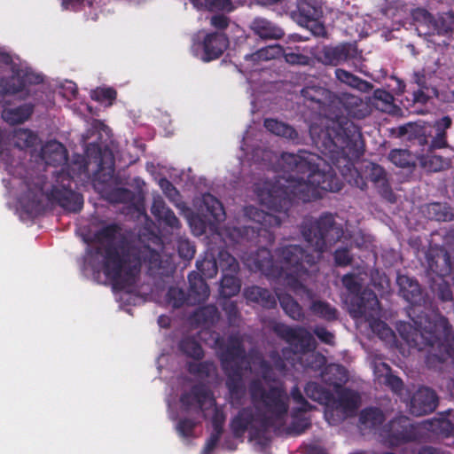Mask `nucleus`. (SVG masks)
<instances>
[{
	"instance_id": "1",
	"label": "nucleus",
	"mask_w": 454,
	"mask_h": 454,
	"mask_svg": "<svg viewBox=\"0 0 454 454\" xmlns=\"http://www.w3.org/2000/svg\"><path fill=\"white\" fill-rule=\"evenodd\" d=\"M317 160L316 154L307 151L301 150L297 154L283 153V168L289 175L275 182L266 181L256 185L255 192L261 203L272 211L287 214L295 202L317 200L319 189L340 192L342 182L332 167L327 171L320 170Z\"/></svg>"
},
{
	"instance_id": "2",
	"label": "nucleus",
	"mask_w": 454,
	"mask_h": 454,
	"mask_svg": "<svg viewBox=\"0 0 454 454\" xmlns=\"http://www.w3.org/2000/svg\"><path fill=\"white\" fill-rule=\"evenodd\" d=\"M94 238L98 245L87 248L84 261L94 271H102L120 289L136 283L143 262L156 264L160 261L155 250L148 246H136L123 236L118 223L103 226Z\"/></svg>"
},
{
	"instance_id": "3",
	"label": "nucleus",
	"mask_w": 454,
	"mask_h": 454,
	"mask_svg": "<svg viewBox=\"0 0 454 454\" xmlns=\"http://www.w3.org/2000/svg\"><path fill=\"white\" fill-rule=\"evenodd\" d=\"M342 111L334 117H326L320 124L309 126L311 140L317 150L336 168L351 165L350 159L364 154L360 127L350 119L362 120L370 114V108L356 96L347 94L340 100Z\"/></svg>"
},
{
	"instance_id": "4",
	"label": "nucleus",
	"mask_w": 454,
	"mask_h": 454,
	"mask_svg": "<svg viewBox=\"0 0 454 454\" xmlns=\"http://www.w3.org/2000/svg\"><path fill=\"white\" fill-rule=\"evenodd\" d=\"M302 237L308 247L300 245H286L275 250L278 267L282 268L281 278L287 279L296 294H305L309 299L313 291L299 281V278L309 273L316 266L323 252L339 241L343 229L335 223L334 216L324 213L318 219L305 218L301 225Z\"/></svg>"
},
{
	"instance_id": "5",
	"label": "nucleus",
	"mask_w": 454,
	"mask_h": 454,
	"mask_svg": "<svg viewBox=\"0 0 454 454\" xmlns=\"http://www.w3.org/2000/svg\"><path fill=\"white\" fill-rule=\"evenodd\" d=\"M396 284L398 293L412 307L409 311L414 325L404 324L398 327L402 339L411 348L419 351L429 348L427 363H444L454 354V332L447 317L436 314L433 318L416 314L417 307L423 301L419 282L406 275H398Z\"/></svg>"
},
{
	"instance_id": "6",
	"label": "nucleus",
	"mask_w": 454,
	"mask_h": 454,
	"mask_svg": "<svg viewBox=\"0 0 454 454\" xmlns=\"http://www.w3.org/2000/svg\"><path fill=\"white\" fill-rule=\"evenodd\" d=\"M221 368L226 377L225 387L232 406H239L246 395L244 372L250 367L247 363V350L244 338L239 333H231L226 339L217 336L215 340Z\"/></svg>"
},
{
	"instance_id": "7",
	"label": "nucleus",
	"mask_w": 454,
	"mask_h": 454,
	"mask_svg": "<svg viewBox=\"0 0 454 454\" xmlns=\"http://www.w3.org/2000/svg\"><path fill=\"white\" fill-rule=\"evenodd\" d=\"M278 337L288 343L291 348H284L282 353L286 358L287 355H293L292 366L300 364L304 369L314 372L325 367L326 358L319 352H309L315 349L313 335L303 326L294 327L283 323H277L272 327Z\"/></svg>"
},
{
	"instance_id": "8",
	"label": "nucleus",
	"mask_w": 454,
	"mask_h": 454,
	"mask_svg": "<svg viewBox=\"0 0 454 454\" xmlns=\"http://www.w3.org/2000/svg\"><path fill=\"white\" fill-rule=\"evenodd\" d=\"M273 427V418L255 411L251 406L239 410L230 423L235 438H242L245 433L249 431L250 439L256 441L264 438L265 434Z\"/></svg>"
},
{
	"instance_id": "9",
	"label": "nucleus",
	"mask_w": 454,
	"mask_h": 454,
	"mask_svg": "<svg viewBox=\"0 0 454 454\" xmlns=\"http://www.w3.org/2000/svg\"><path fill=\"white\" fill-rule=\"evenodd\" d=\"M73 176L67 171H59L56 175V184L46 192L47 200L58 205L64 210L78 213L83 207V197L72 189Z\"/></svg>"
},
{
	"instance_id": "10",
	"label": "nucleus",
	"mask_w": 454,
	"mask_h": 454,
	"mask_svg": "<svg viewBox=\"0 0 454 454\" xmlns=\"http://www.w3.org/2000/svg\"><path fill=\"white\" fill-rule=\"evenodd\" d=\"M219 266L222 270L219 294L224 299L236 296L241 289V280L237 276L239 263L237 259L226 250L219 252Z\"/></svg>"
},
{
	"instance_id": "11",
	"label": "nucleus",
	"mask_w": 454,
	"mask_h": 454,
	"mask_svg": "<svg viewBox=\"0 0 454 454\" xmlns=\"http://www.w3.org/2000/svg\"><path fill=\"white\" fill-rule=\"evenodd\" d=\"M380 435L391 448L417 440L416 429L406 416H398L388 421L383 426Z\"/></svg>"
},
{
	"instance_id": "12",
	"label": "nucleus",
	"mask_w": 454,
	"mask_h": 454,
	"mask_svg": "<svg viewBox=\"0 0 454 454\" xmlns=\"http://www.w3.org/2000/svg\"><path fill=\"white\" fill-rule=\"evenodd\" d=\"M229 46V39L223 32L207 34L202 41L193 42L194 54L204 62L219 59Z\"/></svg>"
},
{
	"instance_id": "13",
	"label": "nucleus",
	"mask_w": 454,
	"mask_h": 454,
	"mask_svg": "<svg viewBox=\"0 0 454 454\" xmlns=\"http://www.w3.org/2000/svg\"><path fill=\"white\" fill-rule=\"evenodd\" d=\"M428 270L437 277H450L454 286V258L443 247L435 246L427 253Z\"/></svg>"
},
{
	"instance_id": "14",
	"label": "nucleus",
	"mask_w": 454,
	"mask_h": 454,
	"mask_svg": "<svg viewBox=\"0 0 454 454\" xmlns=\"http://www.w3.org/2000/svg\"><path fill=\"white\" fill-rule=\"evenodd\" d=\"M358 57L355 43H341L337 45H325L317 53V59L324 65L338 66Z\"/></svg>"
},
{
	"instance_id": "15",
	"label": "nucleus",
	"mask_w": 454,
	"mask_h": 454,
	"mask_svg": "<svg viewBox=\"0 0 454 454\" xmlns=\"http://www.w3.org/2000/svg\"><path fill=\"white\" fill-rule=\"evenodd\" d=\"M262 403L270 413L267 417L273 418L274 427L277 423H281L284 420L288 412V403L281 387H270Z\"/></svg>"
},
{
	"instance_id": "16",
	"label": "nucleus",
	"mask_w": 454,
	"mask_h": 454,
	"mask_svg": "<svg viewBox=\"0 0 454 454\" xmlns=\"http://www.w3.org/2000/svg\"><path fill=\"white\" fill-rule=\"evenodd\" d=\"M200 210L205 219L200 221L198 234H202L205 231L206 223H219L225 219V211L222 202L210 193L203 194Z\"/></svg>"
},
{
	"instance_id": "17",
	"label": "nucleus",
	"mask_w": 454,
	"mask_h": 454,
	"mask_svg": "<svg viewBox=\"0 0 454 454\" xmlns=\"http://www.w3.org/2000/svg\"><path fill=\"white\" fill-rule=\"evenodd\" d=\"M438 405V396L430 387H421L412 395L410 402V411L420 417L433 412Z\"/></svg>"
},
{
	"instance_id": "18",
	"label": "nucleus",
	"mask_w": 454,
	"mask_h": 454,
	"mask_svg": "<svg viewBox=\"0 0 454 454\" xmlns=\"http://www.w3.org/2000/svg\"><path fill=\"white\" fill-rule=\"evenodd\" d=\"M364 173L365 178L373 184L383 198L390 202L395 200V195L387 178V173L382 166L369 161L364 166Z\"/></svg>"
},
{
	"instance_id": "19",
	"label": "nucleus",
	"mask_w": 454,
	"mask_h": 454,
	"mask_svg": "<svg viewBox=\"0 0 454 454\" xmlns=\"http://www.w3.org/2000/svg\"><path fill=\"white\" fill-rule=\"evenodd\" d=\"M255 269L269 278L279 279L282 277V268L278 267V259L275 261L269 248L259 247L253 254Z\"/></svg>"
},
{
	"instance_id": "20",
	"label": "nucleus",
	"mask_w": 454,
	"mask_h": 454,
	"mask_svg": "<svg viewBox=\"0 0 454 454\" xmlns=\"http://www.w3.org/2000/svg\"><path fill=\"white\" fill-rule=\"evenodd\" d=\"M425 19L428 23L429 31L427 33L430 35H444L450 36L454 30V12H447L440 13L437 17L425 11Z\"/></svg>"
},
{
	"instance_id": "21",
	"label": "nucleus",
	"mask_w": 454,
	"mask_h": 454,
	"mask_svg": "<svg viewBox=\"0 0 454 454\" xmlns=\"http://www.w3.org/2000/svg\"><path fill=\"white\" fill-rule=\"evenodd\" d=\"M205 278L196 271H192L188 275V305L195 306L200 304L208 298L210 290Z\"/></svg>"
},
{
	"instance_id": "22",
	"label": "nucleus",
	"mask_w": 454,
	"mask_h": 454,
	"mask_svg": "<svg viewBox=\"0 0 454 454\" xmlns=\"http://www.w3.org/2000/svg\"><path fill=\"white\" fill-rule=\"evenodd\" d=\"M377 303L378 299L374 292L364 288L350 297V313L354 317H364Z\"/></svg>"
},
{
	"instance_id": "23",
	"label": "nucleus",
	"mask_w": 454,
	"mask_h": 454,
	"mask_svg": "<svg viewBox=\"0 0 454 454\" xmlns=\"http://www.w3.org/2000/svg\"><path fill=\"white\" fill-rule=\"evenodd\" d=\"M249 27L254 35L262 40H278L285 35L280 27L262 17L254 18Z\"/></svg>"
},
{
	"instance_id": "24",
	"label": "nucleus",
	"mask_w": 454,
	"mask_h": 454,
	"mask_svg": "<svg viewBox=\"0 0 454 454\" xmlns=\"http://www.w3.org/2000/svg\"><path fill=\"white\" fill-rule=\"evenodd\" d=\"M243 294L247 301L256 303L263 309H270L277 307L278 296L267 288L251 286L246 287Z\"/></svg>"
},
{
	"instance_id": "25",
	"label": "nucleus",
	"mask_w": 454,
	"mask_h": 454,
	"mask_svg": "<svg viewBox=\"0 0 454 454\" xmlns=\"http://www.w3.org/2000/svg\"><path fill=\"white\" fill-rule=\"evenodd\" d=\"M301 95L309 107L325 110L326 101L330 98L331 92L320 85H308L301 89Z\"/></svg>"
},
{
	"instance_id": "26",
	"label": "nucleus",
	"mask_w": 454,
	"mask_h": 454,
	"mask_svg": "<svg viewBox=\"0 0 454 454\" xmlns=\"http://www.w3.org/2000/svg\"><path fill=\"white\" fill-rule=\"evenodd\" d=\"M411 84L417 85V89L413 90L412 96L415 103L426 104L432 98L430 92L434 95L437 93L436 89L430 87L425 71H415L411 79Z\"/></svg>"
},
{
	"instance_id": "27",
	"label": "nucleus",
	"mask_w": 454,
	"mask_h": 454,
	"mask_svg": "<svg viewBox=\"0 0 454 454\" xmlns=\"http://www.w3.org/2000/svg\"><path fill=\"white\" fill-rule=\"evenodd\" d=\"M151 213L158 222L172 229H178L181 226L179 219L176 216L173 210L166 206L164 200L160 196L153 198Z\"/></svg>"
},
{
	"instance_id": "28",
	"label": "nucleus",
	"mask_w": 454,
	"mask_h": 454,
	"mask_svg": "<svg viewBox=\"0 0 454 454\" xmlns=\"http://www.w3.org/2000/svg\"><path fill=\"white\" fill-rule=\"evenodd\" d=\"M41 156L47 165L59 166L67 161V149L57 141L47 143L41 150Z\"/></svg>"
},
{
	"instance_id": "29",
	"label": "nucleus",
	"mask_w": 454,
	"mask_h": 454,
	"mask_svg": "<svg viewBox=\"0 0 454 454\" xmlns=\"http://www.w3.org/2000/svg\"><path fill=\"white\" fill-rule=\"evenodd\" d=\"M322 379L324 382L333 389L342 387L348 380L347 369L341 364H331L326 365L322 372Z\"/></svg>"
},
{
	"instance_id": "30",
	"label": "nucleus",
	"mask_w": 454,
	"mask_h": 454,
	"mask_svg": "<svg viewBox=\"0 0 454 454\" xmlns=\"http://www.w3.org/2000/svg\"><path fill=\"white\" fill-rule=\"evenodd\" d=\"M300 296H306V298L311 301L310 305L309 307V311L312 315L319 317L327 322H333L338 319L339 312L338 309L331 305L329 302L321 301V300H314L315 294L313 293V296L309 299L305 294L301 293L299 294Z\"/></svg>"
},
{
	"instance_id": "31",
	"label": "nucleus",
	"mask_w": 454,
	"mask_h": 454,
	"mask_svg": "<svg viewBox=\"0 0 454 454\" xmlns=\"http://www.w3.org/2000/svg\"><path fill=\"white\" fill-rule=\"evenodd\" d=\"M385 419L384 412L377 407L364 408L359 414V423L364 429H378L382 426Z\"/></svg>"
},
{
	"instance_id": "32",
	"label": "nucleus",
	"mask_w": 454,
	"mask_h": 454,
	"mask_svg": "<svg viewBox=\"0 0 454 454\" xmlns=\"http://www.w3.org/2000/svg\"><path fill=\"white\" fill-rule=\"evenodd\" d=\"M263 126L270 133L287 138L294 143L298 142L299 135L296 129L283 121L277 119L266 118L263 121Z\"/></svg>"
},
{
	"instance_id": "33",
	"label": "nucleus",
	"mask_w": 454,
	"mask_h": 454,
	"mask_svg": "<svg viewBox=\"0 0 454 454\" xmlns=\"http://www.w3.org/2000/svg\"><path fill=\"white\" fill-rule=\"evenodd\" d=\"M278 301L285 313L293 320L301 322L305 319L302 307L288 294L278 295Z\"/></svg>"
},
{
	"instance_id": "34",
	"label": "nucleus",
	"mask_w": 454,
	"mask_h": 454,
	"mask_svg": "<svg viewBox=\"0 0 454 454\" xmlns=\"http://www.w3.org/2000/svg\"><path fill=\"white\" fill-rule=\"evenodd\" d=\"M34 112V106L25 103L17 107L9 108L3 112V117L11 124L23 123L30 118Z\"/></svg>"
},
{
	"instance_id": "35",
	"label": "nucleus",
	"mask_w": 454,
	"mask_h": 454,
	"mask_svg": "<svg viewBox=\"0 0 454 454\" xmlns=\"http://www.w3.org/2000/svg\"><path fill=\"white\" fill-rule=\"evenodd\" d=\"M219 317L218 309L214 304L200 307L193 314L194 321L201 325H214Z\"/></svg>"
},
{
	"instance_id": "36",
	"label": "nucleus",
	"mask_w": 454,
	"mask_h": 454,
	"mask_svg": "<svg viewBox=\"0 0 454 454\" xmlns=\"http://www.w3.org/2000/svg\"><path fill=\"white\" fill-rule=\"evenodd\" d=\"M388 160L401 168H411L416 166L417 158L406 149H392Z\"/></svg>"
},
{
	"instance_id": "37",
	"label": "nucleus",
	"mask_w": 454,
	"mask_h": 454,
	"mask_svg": "<svg viewBox=\"0 0 454 454\" xmlns=\"http://www.w3.org/2000/svg\"><path fill=\"white\" fill-rule=\"evenodd\" d=\"M12 141L16 147L24 150L34 147L37 144L38 137L28 129H18L13 132Z\"/></svg>"
},
{
	"instance_id": "38",
	"label": "nucleus",
	"mask_w": 454,
	"mask_h": 454,
	"mask_svg": "<svg viewBox=\"0 0 454 454\" xmlns=\"http://www.w3.org/2000/svg\"><path fill=\"white\" fill-rule=\"evenodd\" d=\"M198 273L206 278H212L216 276L219 266V256L217 259L213 254H207L196 262Z\"/></svg>"
},
{
	"instance_id": "39",
	"label": "nucleus",
	"mask_w": 454,
	"mask_h": 454,
	"mask_svg": "<svg viewBox=\"0 0 454 454\" xmlns=\"http://www.w3.org/2000/svg\"><path fill=\"white\" fill-rule=\"evenodd\" d=\"M334 391L337 395V403L342 409L353 411L357 408L359 396L355 391L343 387Z\"/></svg>"
},
{
	"instance_id": "40",
	"label": "nucleus",
	"mask_w": 454,
	"mask_h": 454,
	"mask_svg": "<svg viewBox=\"0 0 454 454\" xmlns=\"http://www.w3.org/2000/svg\"><path fill=\"white\" fill-rule=\"evenodd\" d=\"M179 349L186 356L200 360L204 356L201 345L192 337L183 338L179 342Z\"/></svg>"
},
{
	"instance_id": "41",
	"label": "nucleus",
	"mask_w": 454,
	"mask_h": 454,
	"mask_svg": "<svg viewBox=\"0 0 454 454\" xmlns=\"http://www.w3.org/2000/svg\"><path fill=\"white\" fill-rule=\"evenodd\" d=\"M306 395L313 401L323 403L329 402L333 395L318 383L309 381L304 387Z\"/></svg>"
},
{
	"instance_id": "42",
	"label": "nucleus",
	"mask_w": 454,
	"mask_h": 454,
	"mask_svg": "<svg viewBox=\"0 0 454 454\" xmlns=\"http://www.w3.org/2000/svg\"><path fill=\"white\" fill-rule=\"evenodd\" d=\"M427 214L431 220L446 222L452 219V213L450 211V207L440 202L428 204L427 206Z\"/></svg>"
},
{
	"instance_id": "43",
	"label": "nucleus",
	"mask_w": 454,
	"mask_h": 454,
	"mask_svg": "<svg viewBox=\"0 0 454 454\" xmlns=\"http://www.w3.org/2000/svg\"><path fill=\"white\" fill-rule=\"evenodd\" d=\"M298 12L299 21L306 27H309V22L318 20L321 15V12L317 7L306 2L299 4Z\"/></svg>"
},
{
	"instance_id": "44",
	"label": "nucleus",
	"mask_w": 454,
	"mask_h": 454,
	"mask_svg": "<svg viewBox=\"0 0 454 454\" xmlns=\"http://www.w3.org/2000/svg\"><path fill=\"white\" fill-rule=\"evenodd\" d=\"M215 369V364L207 360L199 363L190 362L187 364V370L191 374L202 379L209 378Z\"/></svg>"
},
{
	"instance_id": "45",
	"label": "nucleus",
	"mask_w": 454,
	"mask_h": 454,
	"mask_svg": "<svg viewBox=\"0 0 454 454\" xmlns=\"http://www.w3.org/2000/svg\"><path fill=\"white\" fill-rule=\"evenodd\" d=\"M167 302L175 309H179L184 304L188 305V293L183 288L170 286L166 294Z\"/></svg>"
},
{
	"instance_id": "46",
	"label": "nucleus",
	"mask_w": 454,
	"mask_h": 454,
	"mask_svg": "<svg viewBox=\"0 0 454 454\" xmlns=\"http://www.w3.org/2000/svg\"><path fill=\"white\" fill-rule=\"evenodd\" d=\"M193 4L200 9L208 11H231L232 3L231 0H192Z\"/></svg>"
},
{
	"instance_id": "47",
	"label": "nucleus",
	"mask_w": 454,
	"mask_h": 454,
	"mask_svg": "<svg viewBox=\"0 0 454 454\" xmlns=\"http://www.w3.org/2000/svg\"><path fill=\"white\" fill-rule=\"evenodd\" d=\"M291 397L299 407L294 410V413L307 412L312 410L313 406L303 396L298 386H294L291 389Z\"/></svg>"
},
{
	"instance_id": "48",
	"label": "nucleus",
	"mask_w": 454,
	"mask_h": 454,
	"mask_svg": "<svg viewBox=\"0 0 454 454\" xmlns=\"http://www.w3.org/2000/svg\"><path fill=\"white\" fill-rule=\"evenodd\" d=\"M223 310L224 311L228 324L231 326H236L240 320V313L239 311L237 303L233 301H224L222 304Z\"/></svg>"
},
{
	"instance_id": "49",
	"label": "nucleus",
	"mask_w": 454,
	"mask_h": 454,
	"mask_svg": "<svg viewBox=\"0 0 454 454\" xmlns=\"http://www.w3.org/2000/svg\"><path fill=\"white\" fill-rule=\"evenodd\" d=\"M117 97V91L111 87L107 88H97L93 90L91 98L92 99L105 103L108 102L109 105H112Z\"/></svg>"
},
{
	"instance_id": "50",
	"label": "nucleus",
	"mask_w": 454,
	"mask_h": 454,
	"mask_svg": "<svg viewBox=\"0 0 454 454\" xmlns=\"http://www.w3.org/2000/svg\"><path fill=\"white\" fill-rule=\"evenodd\" d=\"M192 392L193 393L195 403L200 410H202L207 401L211 398L210 391L205 385L197 384L192 387Z\"/></svg>"
},
{
	"instance_id": "51",
	"label": "nucleus",
	"mask_w": 454,
	"mask_h": 454,
	"mask_svg": "<svg viewBox=\"0 0 454 454\" xmlns=\"http://www.w3.org/2000/svg\"><path fill=\"white\" fill-rule=\"evenodd\" d=\"M341 282L351 296L363 290L362 284L357 280V278L354 273L344 275L341 278Z\"/></svg>"
},
{
	"instance_id": "52",
	"label": "nucleus",
	"mask_w": 454,
	"mask_h": 454,
	"mask_svg": "<svg viewBox=\"0 0 454 454\" xmlns=\"http://www.w3.org/2000/svg\"><path fill=\"white\" fill-rule=\"evenodd\" d=\"M111 200L116 203H130L134 200L133 192L127 188H116L110 194Z\"/></svg>"
},
{
	"instance_id": "53",
	"label": "nucleus",
	"mask_w": 454,
	"mask_h": 454,
	"mask_svg": "<svg viewBox=\"0 0 454 454\" xmlns=\"http://www.w3.org/2000/svg\"><path fill=\"white\" fill-rule=\"evenodd\" d=\"M335 75L340 82L355 88L358 87L362 82V80L359 77L341 68H337L335 70Z\"/></svg>"
},
{
	"instance_id": "54",
	"label": "nucleus",
	"mask_w": 454,
	"mask_h": 454,
	"mask_svg": "<svg viewBox=\"0 0 454 454\" xmlns=\"http://www.w3.org/2000/svg\"><path fill=\"white\" fill-rule=\"evenodd\" d=\"M267 391L260 380H253L249 384V393L254 402H262L266 396Z\"/></svg>"
},
{
	"instance_id": "55",
	"label": "nucleus",
	"mask_w": 454,
	"mask_h": 454,
	"mask_svg": "<svg viewBox=\"0 0 454 454\" xmlns=\"http://www.w3.org/2000/svg\"><path fill=\"white\" fill-rule=\"evenodd\" d=\"M195 427L196 423L193 419L184 418L178 421L176 430L182 437L187 438L192 435Z\"/></svg>"
},
{
	"instance_id": "56",
	"label": "nucleus",
	"mask_w": 454,
	"mask_h": 454,
	"mask_svg": "<svg viewBox=\"0 0 454 454\" xmlns=\"http://www.w3.org/2000/svg\"><path fill=\"white\" fill-rule=\"evenodd\" d=\"M333 259L337 266L345 267L352 262L353 257L348 247H340L333 253Z\"/></svg>"
},
{
	"instance_id": "57",
	"label": "nucleus",
	"mask_w": 454,
	"mask_h": 454,
	"mask_svg": "<svg viewBox=\"0 0 454 454\" xmlns=\"http://www.w3.org/2000/svg\"><path fill=\"white\" fill-rule=\"evenodd\" d=\"M177 251L180 257L191 260L195 254V247L188 239H180L177 242Z\"/></svg>"
},
{
	"instance_id": "58",
	"label": "nucleus",
	"mask_w": 454,
	"mask_h": 454,
	"mask_svg": "<svg viewBox=\"0 0 454 454\" xmlns=\"http://www.w3.org/2000/svg\"><path fill=\"white\" fill-rule=\"evenodd\" d=\"M288 358H286L284 355L280 356L277 351H273L270 353V357L273 363L274 368L278 371L279 372H285L286 368V360H287L291 364L293 361V355H287Z\"/></svg>"
},
{
	"instance_id": "59",
	"label": "nucleus",
	"mask_w": 454,
	"mask_h": 454,
	"mask_svg": "<svg viewBox=\"0 0 454 454\" xmlns=\"http://www.w3.org/2000/svg\"><path fill=\"white\" fill-rule=\"evenodd\" d=\"M311 426V423L308 419L301 418V419H294L291 425L288 427V431L290 434L294 435H300L307 429H309Z\"/></svg>"
},
{
	"instance_id": "60",
	"label": "nucleus",
	"mask_w": 454,
	"mask_h": 454,
	"mask_svg": "<svg viewBox=\"0 0 454 454\" xmlns=\"http://www.w3.org/2000/svg\"><path fill=\"white\" fill-rule=\"evenodd\" d=\"M160 187L171 201H176L179 197L178 190L173 185V184L166 177L160 178L159 182Z\"/></svg>"
},
{
	"instance_id": "61",
	"label": "nucleus",
	"mask_w": 454,
	"mask_h": 454,
	"mask_svg": "<svg viewBox=\"0 0 454 454\" xmlns=\"http://www.w3.org/2000/svg\"><path fill=\"white\" fill-rule=\"evenodd\" d=\"M373 99L380 101L382 103V106L387 108L392 106L394 97L389 91L384 89H376L373 91Z\"/></svg>"
},
{
	"instance_id": "62",
	"label": "nucleus",
	"mask_w": 454,
	"mask_h": 454,
	"mask_svg": "<svg viewBox=\"0 0 454 454\" xmlns=\"http://www.w3.org/2000/svg\"><path fill=\"white\" fill-rule=\"evenodd\" d=\"M385 384L395 394H401L403 390V382L398 376L387 373L385 377Z\"/></svg>"
},
{
	"instance_id": "63",
	"label": "nucleus",
	"mask_w": 454,
	"mask_h": 454,
	"mask_svg": "<svg viewBox=\"0 0 454 454\" xmlns=\"http://www.w3.org/2000/svg\"><path fill=\"white\" fill-rule=\"evenodd\" d=\"M420 163L424 168L435 172L441 169L442 160L441 156H427L420 159Z\"/></svg>"
},
{
	"instance_id": "64",
	"label": "nucleus",
	"mask_w": 454,
	"mask_h": 454,
	"mask_svg": "<svg viewBox=\"0 0 454 454\" xmlns=\"http://www.w3.org/2000/svg\"><path fill=\"white\" fill-rule=\"evenodd\" d=\"M313 333L323 343L328 345L334 343V334L329 332L325 326H316Z\"/></svg>"
}]
</instances>
